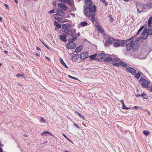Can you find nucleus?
<instances>
[{"instance_id":"nucleus-56","label":"nucleus","mask_w":152,"mask_h":152,"mask_svg":"<svg viewBox=\"0 0 152 152\" xmlns=\"http://www.w3.org/2000/svg\"><path fill=\"white\" fill-rule=\"evenodd\" d=\"M70 15L73 17H75V14L73 13H70Z\"/></svg>"},{"instance_id":"nucleus-1","label":"nucleus","mask_w":152,"mask_h":152,"mask_svg":"<svg viewBox=\"0 0 152 152\" xmlns=\"http://www.w3.org/2000/svg\"><path fill=\"white\" fill-rule=\"evenodd\" d=\"M86 5L84 7V14L87 17H91V20L93 23L95 21V18L96 11L95 5L92 4V0H85Z\"/></svg>"},{"instance_id":"nucleus-45","label":"nucleus","mask_w":152,"mask_h":152,"mask_svg":"<svg viewBox=\"0 0 152 152\" xmlns=\"http://www.w3.org/2000/svg\"><path fill=\"white\" fill-rule=\"evenodd\" d=\"M74 125L78 129H80V127H79V126H78V125L77 124L75 123H74Z\"/></svg>"},{"instance_id":"nucleus-34","label":"nucleus","mask_w":152,"mask_h":152,"mask_svg":"<svg viewBox=\"0 0 152 152\" xmlns=\"http://www.w3.org/2000/svg\"><path fill=\"white\" fill-rule=\"evenodd\" d=\"M141 96H142L144 99H146L148 98L147 96L146 95V94L144 93H143L141 95Z\"/></svg>"},{"instance_id":"nucleus-3","label":"nucleus","mask_w":152,"mask_h":152,"mask_svg":"<svg viewBox=\"0 0 152 152\" xmlns=\"http://www.w3.org/2000/svg\"><path fill=\"white\" fill-rule=\"evenodd\" d=\"M64 32L65 34L66 35L68 34L69 36H74L75 33L76 32V30L75 29H73V30L70 29H64Z\"/></svg>"},{"instance_id":"nucleus-4","label":"nucleus","mask_w":152,"mask_h":152,"mask_svg":"<svg viewBox=\"0 0 152 152\" xmlns=\"http://www.w3.org/2000/svg\"><path fill=\"white\" fill-rule=\"evenodd\" d=\"M137 10L138 14L141 13L145 10L144 5L143 4H137L136 5Z\"/></svg>"},{"instance_id":"nucleus-48","label":"nucleus","mask_w":152,"mask_h":152,"mask_svg":"<svg viewBox=\"0 0 152 152\" xmlns=\"http://www.w3.org/2000/svg\"><path fill=\"white\" fill-rule=\"evenodd\" d=\"M41 42L42 43V44L44 45L48 49L50 50V48L48 47L45 45L43 42L42 41H41Z\"/></svg>"},{"instance_id":"nucleus-44","label":"nucleus","mask_w":152,"mask_h":152,"mask_svg":"<svg viewBox=\"0 0 152 152\" xmlns=\"http://www.w3.org/2000/svg\"><path fill=\"white\" fill-rule=\"evenodd\" d=\"M68 76L70 78H72V79H75V80H78L77 78L72 77V76H70V75H68Z\"/></svg>"},{"instance_id":"nucleus-12","label":"nucleus","mask_w":152,"mask_h":152,"mask_svg":"<svg viewBox=\"0 0 152 152\" xmlns=\"http://www.w3.org/2000/svg\"><path fill=\"white\" fill-rule=\"evenodd\" d=\"M133 42V40H132L131 41H130L128 44L126 45V47L127 50H130L131 49Z\"/></svg>"},{"instance_id":"nucleus-61","label":"nucleus","mask_w":152,"mask_h":152,"mask_svg":"<svg viewBox=\"0 0 152 152\" xmlns=\"http://www.w3.org/2000/svg\"><path fill=\"white\" fill-rule=\"evenodd\" d=\"M133 38V37H132L131 38L128 39H127V40H128V41H129L131 40Z\"/></svg>"},{"instance_id":"nucleus-23","label":"nucleus","mask_w":152,"mask_h":152,"mask_svg":"<svg viewBox=\"0 0 152 152\" xmlns=\"http://www.w3.org/2000/svg\"><path fill=\"white\" fill-rule=\"evenodd\" d=\"M97 55L96 54L94 55H91L90 56V57L91 58V59L92 60H99V59L97 58H95L96 57V56Z\"/></svg>"},{"instance_id":"nucleus-63","label":"nucleus","mask_w":152,"mask_h":152,"mask_svg":"<svg viewBox=\"0 0 152 152\" xmlns=\"http://www.w3.org/2000/svg\"><path fill=\"white\" fill-rule=\"evenodd\" d=\"M4 53L6 54H7L8 53V52L7 51V50H5V51H4Z\"/></svg>"},{"instance_id":"nucleus-19","label":"nucleus","mask_w":152,"mask_h":152,"mask_svg":"<svg viewBox=\"0 0 152 152\" xmlns=\"http://www.w3.org/2000/svg\"><path fill=\"white\" fill-rule=\"evenodd\" d=\"M83 48L82 46L81 45H80L77 47L75 50V52L76 53L79 52L82 50Z\"/></svg>"},{"instance_id":"nucleus-30","label":"nucleus","mask_w":152,"mask_h":152,"mask_svg":"<svg viewBox=\"0 0 152 152\" xmlns=\"http://www.w3.org/2000/svg\"><path fill=\"white\" fill-rule=\"evenodd\" d=\"M47 134H49L51 135H53L52 134H51V133L50 132H49L48 131H46L43 132L41 134V135H47Z\"/></svg>"},{"instance_id":"nucleus-28","label":"nucleus","mask_w":152,"mask_h":152,"mask_svg":"<svg viewBox=\"0 0 152 152\" xmlns=\"http://www.w3.org/2000/svg\"><path fill=\"white\" fill-rule=\"evenodd\" d=\"M112 60V58L109 57H106L104 60L105 61H110Z\"/></svg>"},{"instance_id":"nucleus-24","label":"nucleus","mask_w":152,"mask_h":152,"mask_svg":"<svg viewBox=\"0 0 152 152\" xmlns=\"http://www.w3.org/2000/svg\"><path fill=\"white\" fill-rule=\"evenodd\" d=\"M119 66L120 65L121 66L123 67H126L127 66V64L124 63L122 61L119 62Z\"/></svg>"},{"instance_id":"nucleus-39","label":"nucleus","mask_w":152,"mask_h":152,"mask_svg":"<svg viewBox=\"0 0 152 152\" xmlns=\"http://www.w3.org/2000/svg\"><path fill=\"white\" fill-rule=\"evenodd\" d=\"M60 10H56V12L57 13V14H54L53 16L55 17V16H57V15H58L59 13Z\"/></svg>"},{"instance_id":"nucleus-59","label":"nucleus","mask_w":152,"mask_h":152,"mask_svg":"<svg viewBox=\"0 0 152 152\" xmlns=\"http://www.w3.org/2000/svg\"><path fill=\"white\" fill-rule=\"evenodd\" d=\"M134 108L135 109H137V108H139V107L138 106H134L133 107H132V108Z\"/></svg>"},{"instance_id":"nucleus-53","label":"nucleus","mask_w":152,"mask_h":152,"mask_svg":"<svg viewBox=\"0 0 152 152\" xmlns=\"http://www.w3.org/2000/svg\"><path fill=\"white\" fill-rule=\"evenodd\" d=\"M5 7L8 10L9 9V6L6 4H4Z\"/></svg>"},{"instance_id":"nucleus-60","label":"nucleus","mask_w":152,"mask_h":152,"mask_svg":"<svg viewBox=\"0 0 152 152\" xmlns=\"http://www.w3.org/2000/svg\"><path fill=\"white\" fill-rule=\"evenodd\" d=\"M62 135L66 139L68 138V137H67L66 135H65L63 133L62 134Z\"/></svg>"},{"instance_id":"nucleus-42","label":"nucleus","mask_w":152,"mask_h":152,"mask_svg":"<svg viewBox=\"0 0 152 152\" xmlns=\"http://www.w3.org/2000/svg\"><path fill=\"white\" fill-rule=\"evenodd\" d=\"M40 121L42 123H45V120L43 117H41V118Z\"/></svg>"},{"instance_id":"nucleus-33","label":"nucleus","mask_w":152,"mask_h":152,"mask_svg":"<svg viewBox=\"0 0 152 152\" xmlns=\"http://www.w3.org/2000/svg\"><path fill=\"white\" fill-rule=\"evenodd\" d=\"M135 77L137 79L139 78L141 76V74L140 72H138L135 74Z\"/></svg>"},{"instance_id":"nucleus-5","label":"nucleus","mask_w":152,"mask_h":152,"mask_svg":"<svg viewBox=\"0 0 152 152\" xmlns=\"http://www.w3.org/2000/svg\"><path fill=\"white\" fill-rule=\"evenodd\" d=\"M139 81L142 82V86L145 88L150 84L149 82L142 77L140 78Z\"/></svg>"},{"instance_id":"nucleus-31","label":"nucleus","mask_w":152,"mask_h":152,"mask_svg":"<svg viewBox=\"0 0 152 152\" xmlns=\"http://www.w3.org/2000/svg\"><path fill=\"white\" fill-rule=\"evenodd\" d=\"M152 22V17H150L148 20V26H150L151 25V23Z\"/></svg>"},{"instance_id":"nucleus-32","label":"nucleus","mask_w":152,"mask_h":152,"mask_svg":"<svg viewBox=\"0 0 152 152\" xmlns=\"http://www.w3.org/2000/svg\"><path fill=\"white\" fill-rule=\"evenodd\" d=\"M65 15V13L63 11L60 10V12L58 15L61 16H64Z\"/></svg>"},{"instance_id":"nucleus-13","label":"nucleus","mask_w":152,"mask_h":152,"mask_svg":"<svg viewBox=\"0 0 152 152\" xmlns=\"http://www.w3.org/2000/svg\"><path fill=\"white\" fill-rule=\"evenodd\" d=\"M114 46L115 47H117L120 45V40L117 39L116 40L115 39V40L114 41Z\"/></svg>"},{"instance_id":"nucleus-57","label":"nucleus","mask_w":152,"mask_h":152,"mask_svg":"<svg viewBox=\"0 0 152 152\" xmlns=\"http://www.w3.org/2000/svg\"><path fill=\"white\" fill-rule=\"evenodd\" d=\"M120 102L122 104V105H123V104H124V100H123L120 101Z\"/></svg>"},{"instance_id":"nucleus-22","label":"nucleus","mask_w":152,"mask_h":152,"mask_svg":"<svg viewBox=\"0 0 152 152\" xmlns=\"http://www.w3.org/2000/svg\"><path fill=\"white\" fill-rule=\"evenodd\" d=\"M60 61L61 64L63 65V66L64 67L66 68L67 69L68 68V66L64 62L63 59L60 58Z\"/></svg>"},{"instance_id":"nucleus-58","label":"nucleus","mask_w":152,"mask_h":152,"mask_svg":"<svg viewBox=\"0 0 152 152\" xmlns=\"http://www.w3.org/2000/svg\"><path fill=\"white\" fill-rule=\"evenodd\" d=\"M23 29L26 31H27L26 28L25 26H23Z\"/></svg>"},{"instance_id":"nucleus-20","label":"nucleus","mask_w":152,"mask_h":152,"mask_svg":"<svg viewBox=\"0 0 152 152\" xmlns=\"http://www.w3.org/2000/svg\"><path fill=\"white\" fill-rule=\"evenodd\" d=\"M79 55L78 53H77L75 54H73L72 57V58L73 61H75L76 60H77V56Z\"/></svg>"},{"instance_id":"nucleus-47","label":"nucleus","mask_w":152,"mask_h":152,"mask_svg":"<svg viewBox=\"0 0 152 152\" xmlns=\"http://www.w3.org/2000/svg\"><path fill=\"white\" fill-rule=\"evenodd\" d=\"M79 117L80 118H81L83 120H84L85 119V116H83V115H82L81 114L80 115Z\"/></svg>"},{"instance_id":"nucleus-51","label":"nucleus","mask_w":152,"mask_h":152,"mask_svg":"<svg viewBox=\"0 0 152 152\" xmlns=\"http://www.w3.org/2000/svg\"><path fill=\"white\" fill-rule=\"evenodd\" d=\"M75 113L77 114L79 116L81 114L80 113L78 112L77 111H75Z\"/></svg>"},{"instance_id":"nucleus-64","label":"nucleus","mask_w":152,"mask_h":152,"mask_svg":"<svg viewBox=\"0 0 152 152\" xmlns=\"http://www.w3.org/2000/svg\"><path fill=\"white\" fill-rule=\"evenodd\" d=\"M36 48L37 49V50H41L38 47L36 46Z\"/></svg>"},{"instance_id":"nucleus-21","label":"nucleus","mask_w":152,"mask_h":152,"mask_svg":"<svg viewBox=\"0 0 152 152\" xmlns=\"http://www.w3.org/2000/svg\"><path fill=\"white\" fill-rule=\"evenodd\" d=\"M96 26L101 33H103L104 32V30H103L101 26H99L98 25H96Z\"/></svg>"},{"instance_id":"nucleus-54","label":"nucleus","mask_w":152,"mask_h":152,"mask_svg":"<svg viewBox=\"0 0 152 152\" xmlns=\"http://www.w3.org/2000/svg\"><path fill=\"white\" fill-rule=\"evenodd\" d=\"M135 96L136 97H139V96H141V95H140V94H136L135 95Z\"/></svg>"},{"instance_id":"nucleus-25","label":"nucleus","mask_w":152,"mask_h":152,"mask_svg":"<svg viewBox=\"0 0 152 152\" xmlns=\"http://www.w3.org/2000/svg\"><path fill=\"white\" fill-rule=\"evenodd\" d=\"M147 34L149 35H151L152 34V28H151V26L148 28Z\"/></svg>"},{"instance_id":"nucleus-17","label":"nucleus","mask_w":152,"mask_h":152,"mask_svg":"<svg viewBox=\"0 0 152 152\" xmlns=\"http://www.w3.org/2000/svg\"><path fill=\"white\" fill-rule=\"evenodd\" d=\"M129 41L127 40H122L121 41L120 40V44H121V46H123L127 44Z\"/></svg>"},{"instance_id":"nucleus-15","label":"nucleus","mask_w":152,"mask_h":152,"mask_svg":"<svg viewBox=\"0 0 152 152\" xmlns=\"http://www.w3.org/2000/svg\"><path fill=\"white\" fill-rule=\"evenodd\" d=\"M108 55V54H106L104 53H101L98 54V57L101 59H104L106 57L107 55Z\"/></svg>"},{"instance_id":"nucleus-14","label":"nucleus","mask_w":152,"mask_h":152,"mask_svg":"<svg viewBox=\"0 0 152 152\" xmlns=\"http://www.w3.org/2000/svg\"><path fill=\"white\" fill-rule=\"evenodd\" d=\"M72 38H68L67 39L68 42L69 43H73V42H74L75 40L76 39V34H75L74 36H72Z\"/></svg>"},{"instance_id":"nucleus-40","label":"nucleus","mask_w":152,"mask_h":152,"mask_svg":"<svg viewBox=\"0 0 152 152\" xmlns=\"http://www.w3.org/2000/svg\"><path fill=\"white\" fill-rule=\"evenodd\" d=\"M16 76L18 78H19L20 77V76L23 77H24V74H20L18 73L16 75Z\"/></svg>"},{"instance_id":"nucleus-16","label":"nucleus","mask_w":152,"mask_h":152,"mask_svg":"<svg viewBox=\"0 0 152 152\" xmlns=\"http://www.w3.org/2000/svg\"><path fill=\"white\" fill-rule=\"evenodd\" d=\"M70 24L69 23H67L64 24H63L62 26V28L65 29H68L70 26Z\"/></svg>"},{"instance_id":"nucleus-55","label":"nucleus","mask_w":152,"mask_h":152,"mask_svg":"<svg viewBox=\"0 0 152 152\" xmlns=\"http://www.w3.org/2000/svg\"><path fill=\"white\" fill-rule=\"evenodd\" d=\"M45 58L48 61H50V58L48 57H47V56H45Z\"/></svg>"},{"instance_id":"nucleus-36","label":"nucleus","mask_w":152,"mask_h":152,"mask_svg":"<svg viewBox=\"0 0 152 152\" xmlns=\"http://www.w3.org/2000/svg\"><path fill=\"white\" fill-rule=\"evenodd\" d=\"M81 25L83 26H86L88 25V23L86 21H83L81 23Z\"/></svg>"},{"instance_id":"nucleus-50","label":"nucleus","mask_w":152,"mask_h":152,"mask_svg":"<svg viewBox=\"0 0 152 152\" xmlns=\"http://www.w3.org/2000/svg\"><path fill=\"white\" fill-rule=\"evenodd\" d=\"M54 10H51L49 12V13H54L55 12H54Z\"/></svg>"},{"instance_id":"nucleus-29","label":"nucleus","mask_w":152,"mask_h":152,"mask_svg":"<svg viewBox=\"0 0 152 152\" xmlns=\"http://www.w3.org/2000/svg\"><path fill=\"white\" fill-rule=\"evenodd\" d=\"M143 133L145 136H148L150 134L148 130L144 131H143Z\"/></svg>"},{"instance_id":"nucleus-6","label":"nucleus","mask_w":152,"mask_h":152,"mask_svg":"<svg viewBox=\"0 0 152 152\" xmlns=\"http://www.w3.org/2000/svg\"><path fill=\"white\" fill-rule=\"evenodd\" d=\"M138 40H135L134 43L133 42L132 45V49L134 51H136L138 48Z\"/></svg>"},{"instance_id":"nucleus-26","label":"nucleus","mask_w":152,"mask_h":152,"mask_svg":"<svg viewBox=\"0 0 152 152\" xmlns=\"http://www.w3.org/2000/svg\"><path fill=\"white\" fill-rule=\"evenodd\" d=\"M54 25L58 27V28H60L61 27V25L58 23L56 21H54Z\"/></svg>"},{"instance_id":"nucleus-35","label":"nucleus","mask_w":152,"mask_h":152,"mask_svg":"<svg viewBox=\"0 0 152 152\" xmlns=\"http://www.w3.org/2000/svg\"><path fill=\"white\" fill-rule=\"evenodd\" d=\"M119 59L118 58H112V60H111V61L112 62H117L118 61V60Z\"/></svg>"},{"instance_id":"nucleus-43","label":"nucleus","mask_w":152,"mask_h":152,"mask_svg":"<svg viewBox=\"0 0 152 152\" xmlns=\"http://www.w3.org/2000/svg\"><path fill=\"white\" fill-rule=\"evenodd\" d=\"M100 1L105 4V6H106L107 5L108 3L105 1V0H100Z\"/></svg>"},{"instance_id":"nucleus-62","label":"nucleus","mask_w":152,"mask_h":152,"mask_svg":"<svg viewBox=\"0 0 152 152\" xmlns=\"http://www.w3.org/2000/svg\"><path fill=\"white\" fill-rule=\"evenodd\" d=\"M59 1H61L62 2L65 3L66 0H59Z\"/></svg>"},{"instance_id":"nucleus-10","label":"nucleus","mask_w":152,"mask_h":152,"mask_svg":"<svg viewBox=\"0 0 152 152\" xmlns=\"http://www.w3.org/2000/svg\"><path fill=\"white\" fill-rule=\"evenodd\" d=\"M147 30L146 28H145L142 34L141 37L142 39H146L147 37Z\"/></svg>"},{"instance_id":"nucleus-38","label":"nucleus","mask_w":152,"mask_h":152,"mask_svg":"<svg viewBox=\"0 0 152 152\" xmlns=\"http://www.w3.org/2000/svg\"><path fill=\"white\" fill-rule=\"evenodd\" d=\"M66 2L68 4H69L70 6H72V3L70 0H66Z\"/></svg>"},{"instance_id":"nucleus-41","label":"nucleus","mask_w":152,"mask_h":152,"mask_svg":"<svg viewBox=\"0 0 152 152\" xmlns=\"http://www.w3.org/2000/svg\"><path fill=\"white\" fill-rule=\"evenodd\" d=\"M122 108L124 109L128 110L130 108V107H126L124 104L122 105Z\"/></svg>"},{"instance_id":"nucleus-37","label":"nucleus","mask_w":152,"mask_h":152,"mask_svg":"<svg viewBox=\"0 0 152 152\" xmlns=\"http://www.w3.org/2000/svg\"><path fill=\"white\" fill-rule=\"evenodd\" d=\"M55 16V17H54V18L56 20H58V21H61L62 20V18H61L59 17H57L56 16Z\"/></svg>"},{"instance_id":"nucleus-46","label":"nucleus","mask_w":152,"mask_h":152,"mask_svg":"<svg viewBox=\"0 0 152 152\" xmlns=\"http://www.w3.org/2000/svg\"><path fill=\"white\" fill-rule=\"evenodd\" d=\"M113 65L114 66H116L117 67H118L119 66V63H113Z\"/></svg>"},{"instance_id":"nucleus-18","label":"nucleus","mask_w":152,"mask_h":152,"mask_svg":"<svg viewBox=\"0 0 152 152\" xmlns=\"http://www.w3.org/2000/svg\"><path fill=\"white\" fill-rule=\"evenodd\" d=\"M58 6L59 7L61 8L62 9L64 10H66L67 9V7L63 4H58Z\"/></svg>"},{"instance_id":"nucleus-9","label":"nucleus","mask_w":152,"mask_h":152,"mask_svg":"<svg viewBox=\"0 0 152 152\" xmlns=\"http://www.w3.org/2000/svg\"><path fill=\"white\" fill-rule=\"evenodd\" d=\"M126 69L128 70V72L130 73L132 75H134V73L136 72V70L134 68L130 67H127Z\"/></svg>"},{"instance_id":"nucleus-11","label":"nucleus","mask_w":152,"mask_h":152,"mask_svg":"<svg viewBox=\"0 0 152 152\" xmlns=\"http://www.w3.org/2000/svg\"><path fill=\"white\" fill-rule=\"evenodd\" d=\"M63 35H59V38L63 42H66L67 41L66 37L67 35L65 34H63Z\"/></svg>"},{"instance_id":"nucleus-49","label":"nucleus","mask_w":152,"mask_h":152,"mask_svg":"<svg viewBox=\"0 0 152 152\" xmlns=\"http://www.w3.org/2000/svg\"><path fill=\"white\" fill-rule=\"evenodd\" d=\"M69 20H67V19H65L64 20L62 21L61 22L62 23H64V22H68Z\"/></svg>"},{"instance_id":"nucleus-8","label":"nucleus","mask_w":152,"mask_h":152,"mask_svg":"<svg viewBox=\"0 0 152 152\" xmlns=\"http://www.w3.org/2000/svg\"><path fill=\"white\" fill-rule=\"evenodd\" d=\"M67 48L70 49H73L76 47V44L75 43H69L66 45Z\"/></svg>"},{"instance_id":"nucleus-52","label":"nucleus","mask_w":152,"mask_h":152,"mask_svg":"<svg viewBox=\"0 0 152 152\" xmlns=\"http://www.w3.org/2000/svg\"><path fill=\"white\" fill-rule=\"evenodd\" d=\"M75 113L77 114L79 116L81 114L80 113L78 112L77 111H75Z\"/></svg>"},{"instance_id":"nucleus-7","label":"nucleus","mask_w":152,"mask_h":152,"mask_svg":"<svg viewBox=\"0 0 152 152\" xmlns=\"http://www.w3.org/2000/svg\"><path fill=\"white\" fill-rule=\"evenodd\" d=\"M88 57V53L86 52H82L80 55L81 60H83L87 58Z\"/></svg>"},{"instance_id":"nucleus-2","label":"nucleus","mask_w":152,"mask_h":152,"mask_svg":"<svg viewBox=\"0 0 152 152\" xmlns=\"http://www.w3.org/2000/svg\"><path fill=\"white\" fill-rule=\"evenodd\" d=\"M115 40V39L113 37L109 36L107 37V40L106 41L104 44L105 47L109 46L112 44L113 42Z\"/></svg>"},{"instance_id":"nucleus-27","label":"nucleus","mask_w":152,"mask_h":152,"mask_svg":"<svg viewBox=\"0 0 152 152\" xmlns=\"http://www.w3.org/2000/svg\"><path fill=\"white\" fill-rule=\"evenodd\" d=\"M144 26H142L140 29L136 33V35H138L140 33V32L142 30V29L144 28Z\"/></svg>"}]
</instances>
